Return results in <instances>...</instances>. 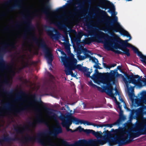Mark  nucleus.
I'll use <instances>...</instances> for the list:
<instances>
[{"instance_id":"nucleus-1","label":"nucleus","mask_w":146,"mask_h":146,"mask_svg":"<svg viewBox=\"0 0 146 146\" xmlns=\"http://www.w3.org/2000/svg\"><path fill=\"white\" fill-rule=\"evenodd\" d=\"M62 132V128L60 126L55 128L53 132L48 130L46 132H41L38 133L36 137H31L27 134L26 136L20 139L16 136L14 138H11L8 135L4 136L3 138L1 139V144L4 142L10 143L12 141L20 140L23 143L29 141H35L36 140L37 142L42 146H60L59 145L54 143L50 139L46 140L44 137L47 135L56 136Z\"/></svg>"},{"instance_id":"nucleus-2","label":"nucleus","mask_w":146,"mask_h":146,"mask_svg":"<svg viewBox=\"0 0 146 146\" xmlns=\"http://www.w3.org/2000/svg\"><path fill=\"white\" fill-rule=\"evenodd\" d=\"M110 37L104 43V48L108 50H112L116 53L121 54H125L129 56L130 54L129 50L127 48L131 44L127 42L128 40H122L119 42L116 38Z\"/></svg>"},{"instance_id":"nucleus-3","label":"nucleus","mask_w":146,"mask_h":146,"mask_svg":"<svg viewBox=\"0 0 146 146\" xmlns=\"http://www.w3.org/2000/svg\"><path fill=\"white\" fill-rule=\"evenodd\" d=\"M61 58L65 67V72L67 75H70L72 77H75L76 75L73 73L72 70L76 69L83 72L89 71V69L86 67L82 66L80 64L76 65L77 60L74 56L68 58L65 56H61Z\"/></svg>"},{"instance_id":"nucleus-4","label":"nucleus","mask_w":146,"mask_h":146,"mask_svg":"<svg viewBox=\"0 0 146 146\" xmlns=\"http://www.w3.org/2000/svg\"><path fill=\"white\" fill-rule=\"evenodd\" d=\"M68 1V4H66V5H70L75 6L76 4H78L80 7H82L86 3H91L92 2L97 1L101 6L102 9L105 10L109 9L108 12L110 13H113L115 12V7L111 2L107 0H69Z\"/></svg>"},{"instance_id":"nucleus-5","label":"nucleus","mask_w":146,"mask_h":146,"mask_svg":"<svg viewBox=\"0 0 146 146\" xmlns=\"http://www.w3.org/2000/svg\"><path fill=\"white\" fill-rule=\"evenodd\" d=\"M97 12L101 15L103 19L102 20L105 22L108 25L110 26L111 29L114 32L117 33H122L123 28L117 22V17L115 16L113 19L108 16L107 13L104 11L102 10L99 8H97Z\"/></svg>"},{"instance_id":"nucleus-6","label":"nucleus","mask_w":146,"mask_h":146,"mask_svg":"<svg viewBox=\"0 0 146 146\" xmlns=\"http://www.w3.org/2000/svg\"><path fill=\"white\" fill-rule=\"evenodd\" d=\"M59 140L63 146H98V144H101V140L96 139H90L88 140L80 139L71 144L63 139H60Z\"/></svg>"},{"instance_id":"nucleus-7","label":"nucleus","mask_w":146,"mask_h":146,"mask_svg":"<svg viewBox=\"0 0 146 146\" xmlns=\"http://www.w3.org/2000/svg\"><path fill=\"white\" fill-rule=\"evenodd\" d=\"M32 40L39 47L44 50L45 52V56L47 60L48 63L52 66V62L54 56L48 48L47 45L43 39L38 38L35 35L32 36Z\"/></svg>"},{"instance_id":"nucleus-8","label":"nucleus","mask_w":146,"mask_h":146,"mask_svg":"<svg viewBox=\"0 0 146 146\" xmlns=\"http://www.w3.org/2000/svg\"><path fill=\"white\" fill-rule=\"evenodd\" d=\"M122 76L121 74H119L117 71V70L115 69V71L111 70L110 73H106L105 75L99 80V82L103 84H108L111 87H113L111 82H113L114 84L115 80L113 79L115 77Z\"/></svg>"},{"instance_id":"nucleus-9","label":"nucleus","mask_w":146,"mask_h":146,"mask_svg":"<svg viewBox=\"0 0 146 146\" xmlns=\"http://www.w3.org/2000/svg\"><path fill=\"white\" fill-rule=\"evenodd\" d=\"M128 136L123 134L116 135L113 137V139H111L109 141V145L113 146L117 144L119 145H124L128 141Z\"/></svg>"},{"instance_id":"nucleus-10","label":"nucleus","mask_w":146,"mask_h":146,"mask_svg":"<svg viewBox=\"0 0 146 146\" xmlns=\"http://www.w3.org/2000/svg\"><path fill=\"white\" fill-rule=\"evenodd\" d=\"M92 33L91 36L93 37L88 38L86 40V42L87 44H90L92 42H98L105 37V33L102 32H100L99 34L94 31H91Z\"/></svg>"},{"instance_id":"nucleus-11","label":"nucleus","mask_w":146,"mask_h":146,"mask_svg":"<svg viewBox=\"0 0 146 146\" xmlns=\"http://www.w3.org/2000/svg\"><path fill=\"white\" fill-rule=\"evenodd\" d=\"M23 16L24 23L27 25L26 31H25V33L23 35V38L25 39L26 37L27 33L33 31L34 27L31 23L32 18L29 15L27 14L26 16L23 15Z\"/></svg>"},{"instance_id":"nucleus-12","label":"nucleus","mask_w":146,"mask_h":146,"mask_svg":"<svg viewBox=\"0 0 146 146\" xmlns=\"http://www.w3.org/2000/svg\"><path fill=\"white\" fill-rule=\"evenodd\" d=\"M31 96L33 99V102L31 103V104H36L37 103H38L42 104L43 108L45 110L47 111V112L50 115L52 113L53 114V115L51 116V118L52 119H55V118L56 115L55 114L53 113L52 112V109L43 105V103L40 99L39 101H38L37 100L36 96L35 94H32L31 95Z\"/></svg>"},{"instance_id":"nucleus-13","label":"nucleus","mask_w":146,"mask_h":146,"mask_svg":"<svg viewBox=\"0 0 146 146\" xmlns=\"http://www.w3.org/2000/svg\"><path fill=\"white\" fill-rule=\"evenodd\" d=\"M105 86H103L102 88L97 86L96 87L98 90L102 92H105L107 95L113 97L114 94L113 93V87L108 85L105 84Z\"/></svg>"},{"instance_id":"nucleus-14","label":"nucleus","mask_w":146,"mask_h":146,"mask_svg":"<svg viewBox=\"0 0 146 146\" xmlns=\"http://www.w3.org/2000/svg\"><path fill=\"white\" fill-rule=\"evenodd\" d=\"M45 28L46 29V31L47 35L52 39H57L58 38V36L56 33L59 34V33L55 30L54 28H52L50 26L46 25L45 26Z\"/></svg>"},{"instance_id":"nucleus-15","label":"nucleus","mask_w":146,"mask_h":146,"mask_svg":"<svg viewBox=\"0 0 146 146\" xmlns=\"http://www.w3.org/2000/svg\"><path fill=\"white\" fill-rule=\"evenodd\" d=\"M15 44V43L13 42L10 44L7 43H4L2 47L1 48V52L4 53L10 52L11 50L16 48Z\"/></svg>"},{"instance_id":"nucleus-16","label":"nucleus","mask_w":146,"mask_h":146,"mask_svg":"<svg viewBox=\"0 0 146 146\" xmlns=\"http://www.w3.org/2000/svg\"><path fill=\"white\" fill-rule=\"evenodd\" d=\"M125 77L128 80L129 83L136 84L138 81H141L140 76L138 75H134L132 73L131 75H130L126 74H125Z\"/></svg>"},{"instance_id":"nucleus-17","label":"nucleus","mask_w":146,"mask_h":146,"mask_svg":"<svg viewBox=\"0 0 146 146\" xmlns=\"http://www.w3.org/2000/svg\"><path fill=\"white\" fill-rule=\"evenodd\" d=\"M60 119L62 120V125L63 127H69L73 122L71 117H65L63 115L60 117Z\"/></svg>"},{"instance_id":"nucleus-18","label":"nucleus","mask_w":146,"mask_h":146,"mask_svg":"<svg viewBox=\"0 0 146 146\" xmlns=\"http://www.w3.org/2000/svg\"><path fill=\"white\" fill-rule=\"evenodd\" d=\"M128 47H131L134 52L135 53H137V55L139 56L140 58V60L142 63L146 64V56L143 55L141 52L139 51L138 49L137 48L133 46L132 45H131V46H130Z\"/></svg>"},{"instance_id":"nucleus-19","label":"nucleus","mask_w":146,"mask_h":146,"mask_svg":"<svg viewBox=\"0 0 146 146\" xmlns=\"http://www.w3.org/2000/svg\"><path fill=\"white\" fill-rule=\"evenodd\" d=\"M140 128L137 130V132L133 134V138L138 137L142 135H146V126L144 127H139Z\"/></svg>"},{"instance_id":"nucleus-20","label":"nucleus","mask_w":146,"mask_h":146,"mask_svg":"<svg viewBox=\"0 0 146 146\" xmlns=\"http://www.w3.org/2000/svg\"><path fill=\"white\" fill-rule=\"evenodd\" d=\"M21 95L24 96H27V94L25 92L21 90L19 92L16 98L14 100L13 102H16L19 101L23 100L24 99L22 97Z\"/></svg>"},{"instance_id":"nucleus-21","label":"nucleus","mask_w":146,"mask_h":146,"mask_svg":"<svg viewBox=\"0 0 146 146\" xmlns=\"http://www.w3.org/2000/svg\"><path fill=\"white\" fill-rule=\"evenodd\" d=\"M9 66L5 64L2 56L0 55V71L3 72L5 69H8Z\"/></svg>"},{"instance_id":"nucleus-22","label":"nucleus","mask_w":146,"mask_h":146,"mask_svg":"<svg viewBox=\"0 0 146 146\" xmlns=\"http://www.w3.org/2000/svg\"><path fill=\"white\" fill-rule=\"evenodd\" d=\"M45 7L42 10V12L44 13L47 14L49 13V12L50 11L52 13H54L56 11H52L50 5L48 2H46L45 4Z\"/></svg>"},{"instance_id":"nucleus-23","label":"nucleus","mask_w":146,"mask_h":146,"mask_svg":"<svg viewBox=\"0 0 146 146\" xmlns=\"http://www.w3.org/2000/svg\"><path fill=\"white\" fill-rule=\"evenodd\" d=\"M111 130L112 132L114 133L115 134L119 133H120V135L123 134L124 135L127 132L124 130L123 128L120 127H119L118 129H112Z\"/></svg>"},{"instance_id":"nucleus-24","label":"nucleus","mask_w":146,"mask_h":146,"mask_svg":"<svg viewBox=\"0 0 146 146\" xmlns=\"http://www.w3.org/2000/svg\"><path fill=\"white\" fill-rule=\"evenodd\" d=\"M18 3L15 4L13 6L9 7V10L12 11L15 10L17 9H19L22 8V6L21 4V0H17Z\"/></svg>"},{"instance_id":"nucleus-25","label":"nucleus","mask_w":146,"mask_h":146,"mask_svg":"<svg viewBox=\"0 0 146 146\" xmlns=\"http://www.w3.org/2000/svg\"><path fill=\"white\" fill-rule=\"evenodd\" d=\"M141 100L139 98H137L135 99L134 102L133 101H132V104L131 106L132 108L133 106L135 107H138L140 106Z\"/></svg>"},{"instance_id":"nucleus-26","label":"nucleus","mask_w":146,"mask_h":146,"mask_svg":"<svg viewBox=\"0 0 146 146\" xmlns=\"http://www.w3.org/2000/svg\"><path fill=\"white\" fill-rule=\"evenodd\" d=\"M130 110L128 111H131V115H133L135 113L136 115L138 116L141 114L143 111V110L141 108L137 110L134 109L131 110L130 109Z\"/></svg>"},{"instance_id":"nucleus-27","label":"nucleus","mask_w":146,"mask_h":146,"mask_svg":"<svg viewBox=\"0 0 146 146\" xmlns=\"http://www.w3.org/2000/svg\"><path fill=\"white\" fill-rule=\"evenodd\" d=\"M27 106H25L21 108V109L15 110L14 111L17 113H19L23 111H27Z\"/></svg>"},{"instance_id":"nucleus-28","label":"nucleus","mask_w":146,"mask_h":146,"mask_svg":"<svg viewBox=\"0 0 146 146\" xmlns=\"http://www.w3.org/2000/svg\"><path fill=\"white\" fill-rule=\"evenodd\" d=\"M16 90H11L9 92L8 90H7L6 89H5L4 88H3L2 89V91L5 94L8 96H11L15 92Z\"/></svg>"},{"instance_id":"nucleus-29","label":"nucleus","mask_w":146,"mask_h":146,"mask_svg":"<svg viewBox=\"0 0 146 146\" xmlns=\"http://www.w3.org/2000/svg\"><path fill=\"white\" fill-rule=\"evenodd\" d=\"M72 120L73 123H75L76 124H78L79 123L82 124L83 120H79L78 119L74 117H72Z\"/></svg>"},{"instance_id":"nucleus-30","label":"nucleus","mask_w":146,"mask_h":146,"mask_svg":"<svg viewBox=\"0 0 146 146\" xmlns=\"http://www.w3.org/2000/svg\"><path fill=\"white\" fill-rule=\"evenodd\" d=\"M36 123H44L46 124V121L40 117H38L36 121Z\"/></svg>"},{"instance_id":"nucleus-31","label":"nucleus","mask_w":146,"mask_h":146,"mask_svg":"<svg viewBox=\"0 0 146 146\" xmlns=\"http://www.w3.org/2000/svg\"><path fill=\"white\" fill-rule=\"evenodd\" d=\"M12 105L10 103H7L5 104L1 108H0V110L4 109H9V107H12Z\"/></svg>"},{"instance_id":"nucleus-32","label":"nucleus","mask_w":146,"mask_h":146,"mask_svg":"<svg viewBox=\"0 0 146 146\" xmlns=\"http://www.w3.org/2000/svg\"><path fill=\"white\" fill-rule=\"evenodd\" d=\"M121 34L123 35L124 36H126L127 37H129V39L128 40L131 38V36L129 33L127 31L123 29V30L122 31V33Z\"/></svg>"},{"instance_id":"nucleus-33","label":"nucleus","mask_w":146,"mask_h":146,"mask_svg":"<svg viewBox=\"0 0 146 146\" xmlns=\"http://www.w3.org/2000/svg\"><path fill=\"white\" fill-rule=\"evenodd\" d=\"M102 134V133L101 131L96 132L94 130L93 135L97 138H101Z\"/></svg>"},{"instance_id":"nucleus-34","label":"nucleus","mask_w":146,"mask_h":146,"mask_svg":"<svg viewBox=\"0 0 146 146\" xmlns=\"http://www.w3.org/2000/svg\"><path fill=\"white\" fill-rule=\"evenodd\" d=\"M141 94L142 96L141 100L144 103L146 104V91H143Z\"/></svg>"},{"instance_id":"nucleus-35","label":"nucleus","mask_w":146,"mask_h":146,"mask_svg":"<svg viewBox=\"0 0 146 146\" xmlns=\"http://www.w3.org/2000/svg\"><path fill=\"white\" fill-rule=\"evenodd\" d=\"M119 120H117L116 121L114 122L113 123L104 124L105 127H109L110 128H111L113 127V125H118V124L119 123Z\"/></svg>"},{"instance_id":"nucleus-36","label":"nucleus","mask_w":146,"mask_h":146,"mask_svg":"<svg viewBox=\"0 0 146 146\" xmlns=\"http://www.w3.org/2000/svg\"><path fill=\"white\" fill-rule=\"evenodd\" d=\"M14 129L17 133H23V131L18 126L14 127Z\"/></svg>"},{"instance_id":"nucleus-37","label":"nucleus","mask_w":146,"mask_h":146,"mask_svg":"<svg viewBox=\"0 0 146 146\" xmlns=\"http://www.w3.org/2000/svg\"><path fill=\"white\" fill-rule=\"evenodd\" d=\"M119 101L121 102H123L124 104V108L126 109L128 111H130V109L128 108L127 106L126 105V104L125 102V101H124L123 99L122 98H121V95L119 96Z\"/></svg>"},{"instance_id":"nucleus-38","label":"nucleus","mask_w":146,"mask_h":146,"mask_svg":"<svg viewBox=\"0 0 146 146\" xmlns=\"http://www.w3.org/2000/svg\"><path fill=\"white\" fill-rule=\"evenodd\" d=\"M95 73L93 74V75L92 76V77L93 78V80H96V81H98L99 82V79L97 78V75L96 74V73H99L98 71L97 70V69H96L95 70Z\"/></svg>"},{"instance_id":"nucleus-39","label":"nucleus","mask_w":146,"mask_h":146,"mask_svg":"<svg viewBox=\"0 0 146 146\" xmlns=\"http://www.w3.org/2000/svg\"><path fill=\"white\" fill-rule=\"evenodd\" d=\"M114 101H115V102L116 104L117 105L118 108L120 110V113L121 112L122 113L123 111L121 110L122 106L120 105V103L117 101L115 97H114Z\"/></svg>"},{"instance_id":"nucleus-40","label":"nucleus","mask_w":146,"mask_h":146,"mask_svg":"<svg viewBox=\"0 0 146 146\" xmlns=\"http://www.w3.org/2000/svg\"><path fill=\"white\" fill-rule=\"evenodd\" d=\"M146 126V119H143L139 124V127H144Z\"/></svg>"},{"instance_id":"nucleus-41","label":"nucleus","mask_w":146,"mask_h":146,"mask_svg":"<svg viewBox=\"0 0 146 146\" xmlns=\"http://www.w3.org/2000/svg\"><path fill=\"white\" fill-rule=\"evenodd\" d=\"M125 117L123 115H120L119 117V119L117 120H119V123L118 124V125H119L120 124L121 122V121H123L125 120Z\"/></svg>"},{"instance_id":"nucleus-42","label":"nucleus","mask_w":146,"mask_h":146,"mask_svg":"<svg viewBox=\"0 0 146 146\" xmlns=\"http://www.w3.org/2000/svg\"><path fill=\"white\" fill-rule=\"evenodd\" d=\"M94 130L92 129H85L84 132L86 133L87 134L90 133H92L93 134Z\"/></svg>"},{"instance_id":"nucleus-43","label":"nucleus","mask_w":146,"mask_h":146,"mask_svg":"<svg viewBox=\"0 0 146 146\" xmlns=\"http://www.w3.org/2000/svg\"><path fill=\"white\" fill-rule=\"evenodd\" d=\"M82 124H83L84 125H85L86 124L87 125H92V123H91L89 122H88L87 121H85L84 120H83V121L82 123Z\"/></svg>"},{"instance_id":"nucleus-44","label":"nucleus","mask_w":146,"mask_h":146,"mask_svg":"<svg viewBox=\"0 0 146 146\" xmlns=\"http://www.w3.org/2000/svg\"><path fill=\"white\" fill-rule=\"evenodd\" d=\"M85 26H86V27L88 29H91L92 28V25L90 23H87L85 24Z\"/></svg>"},{"instance_id":"nucleus-45","label":"nucleus","mask_w":146,"mask_h":146,"mask_svg":"<svg viewBox=\"0 0 146 146\" xmlns=\"http://www.w3.org/2000/svg\"><path fill=\"white\" fill-rule=\"evenodd\" d=\"M92 60V62L95 63H97V62H98V59L96 58L95 57H91L90 59Z\"/></svg>"},{"instance_id":"nucleus-46","label":"nucleus","mask_w":146,"mask_h":146,"mask_svg":"<svg viewBox=\"0 0 146 146\" xmlns=\"http://www.w3.org/2000/svg\"><path fill=\"white\" fill-rule=\"evenodd\" d=\"M85 129L83 128H82V127L80 126H79L77 129L76 130V131H78L80 132H82V131H83L84 132Z\"/></svg>"},{"instance_id":"nucleus-47","label":"nucleus","mask_w":146,"mask_h":146,"mask_svg":"<svg viewBox=\"0 0 146 146\" xmlns=\"http://www.w3.org/2000/svg\"><path fill=\"white\" fill-rule=\"evenodd\" d=\"M64 127L66 128V131H70L72 133H73L76 131V130H72L71 129L69 128V127Z\"/></svg>"},{"instance_id":"nucleus-48","label":"nucleus","mask_w":146,"mask_h":146,"mask_svg":"<svg viewBox=\"0 0 146 146\" xmlns=\"http://www.w3.org/2000/svg\"><path fill=\"white\" fill-rule=\"evenodd\" d=\"M3 83L7 85H9V81L7 78H5L3 82Z\"/></svg>"},{"instance_id":"nucleus-49","label":"nucleus","mask_w":146,"mask_h":146,"mask_svg":"<svg viewBox=\"0 0 146 146\" xmlns=\"http://www.w3.org/2000/svg\"><path fill=\"white\" fill-rule=\"evenodd\" d=\"M92 71H91V72H88V71H87V72H87V73L86 74V75L88 77H90L91 78L93 79V78L92 76L91 77L90 76V74L92 72Z\"/></svg>"},{"instance_id":"nucleus-50","label":"nucleus","mask_w":146,"mask_h":146,"mask_svg":"<svg viewBox=\"0 0 146 146\" xmlns=\"http://www.w3.org/2000/svg\"><path fill=\"white\" fill-rule=\"evenodd\" d=\"M84 56L79 55L78 56V58L80 60H83L85 59Z\"/></svg>"},{"instance_id":"nucleus-51","label":"nucleus","mask_w":146,"mask_h":146,"mask_svg":"<svg viewBox=\"0 0 146 146\" xmlns=\"http://www.w3.org/2000/svg\"><path fill=\"white\" fill-rule=\"evenodd\" d=\"M30 127L35 126V124L34 122H29L28 123Z\"/></svg>"},{"instance_id":"nucleus-52","label":"nucleus","mask_w":146,"mask_h":146,"mask_svg":"<svg viewBox=\"0 0 146 146\" xmlns=\"http://www.w3.org/2000/svg\"><path fill=\"white\" fill-rule=\"evenodd\" d=\"M58 51H59L61 53V54L64 56H66V53L63 51L62 50L60 49H58Z\"/></svg>"},{"instance_id":"nucleus-53","label":"nucleus","mask_w":146,"mask_h":146,"mask_svg":"<svg viewBox=\"0 0 146 146\" xmlns=\"http://www.w3.org/2000/svg\"><path fill=\"white\" fill-rule=\"evenodd\" d=\"M84 56H85V58H90L91 59V57H92V56H91L90 55L87 53H84Z\"/></svg>"},{"instance_id":"nucleus-54","label":"nucleus","mask_w":146,"mask_h":146,"mask_svg":"<svg viewBox=\"0 0 146 146\" xmlns=\"http://www.w3.org/2000/svg\"><path fill=\"white\" fill-rule=\"evenodd\" d=\"M115 94L116 95H117L118 96L120 95L119 91L116 88H115Z\"/></svg>"},{"instance_id":"nucleus-55","label":"nucleus","mask_w":146,"mask_h":146,"mask_svg":"<svg viewBox=\"0 0 146 146\" xmlns=\"http://www.w3.org/2000/svg\"><path fill=\"white\" fill-rule=\"evenodd\" d=\"M65 48L68 50H70V48L69 45L66 44L65 45Z\"/></svg>"},{"instance_id":"nucleus-56","label":"nucleus","mask_w":146,"mask_h":146,"mask_svg":"<svg viewBox=\"0 0 146 146\" xmlns=\"http://www.w3.org/2000/svg\"><path fill=\"white\" fill-rule=\"evenodd\" d=\"M94 67L96 68V69H101V68L100 67V66L99 65L96 64L94 66Z\"/></svg>"},{"instance_id":"nucleus-57","label":"nucleus","mask_w":146,"mask_h":146,"mask_svg":"<svg viewBox=\"0 0 146 146\" xmlns=\"http://www.w3.org/2000/svg\"><path fill=\"white\" fill-rule=\"evenodd\" d=\"M29 67V64L28 63H25V64L23 66V68H25L26 67L28 68Z\"/></svg>"},{"instance_id":"nucleus-58","label":"nucleus","mask_w":146,"mask_h":146,"mask_svg":"<svg viewBox=\"0 0 146 146\" xmlns=\"http://www.w3.org/2000/svg\"><path fill=\"white\" fill-rule=\"evenodd\" d=\"M89 84L90 85L94 87H96L97 86L96 85L94 84L91 81L89 82Z\"/></svg>"},{"instance_id":"nucleus-59","label":"nucleus","mask_w":146,"mask_h":146,"mask_svg":"<svg viewBox=\"0 0 146 146\" xmlns=\"http://www.w3.org/2000/svg\"><path fill=\"white\" fill-rule=\"evenodd\" d=\"M105 127L104 124H97L96 126L97 128L102 127Z\"/></svg>"},{"instance_id":"nucleus-60","label":"nucleus","mask_w":146,"mask_h":146,"mask_svg":"<svg viewBox=\"0 0 146 146\" xmlns=\"http://www.w3.org/2000/svg\"><path fill=\"white\" fill-rule=\"evenodd\" d=\"M110 132L108 130H107L106 131H105V133H104V135H105L108 136L110 135Z\"/></svg>"},{"instance_id":"nucleus-61","label":"nucleus","mask_w":146,"mask_h":146,"mask_svg":"<svg viewBox=\"0 0 146 146\" xmlns=\"http://www.w3.org/2000/svg\"><path fill=\"white\" fill-rule=\"evenodd\" d=\"M116 64H111V66H109L108 69H110L111 68L114 67L115 66H116Z\"/></svg>"},{"instance_id":"nucleus-62","label":"nucleus","mask_w":146,"mask_h":146,"mask_svg":"<svg viewBox=\"0 0 146 146\" xmlns=\"http://www.w3.org/2000/svg\"><path fill=\"white\" fill-rule=\"evenodd\" d=\"M103 64L104 67L108 69L109 66H108L106 63H103Z\"/></svg>"},{"instance_id":"nucleus-63","label":"nucleus","mask_w":146,"mask_h":146,"mask_svg":"<svg viewBox=\"0 0 146 146\" xmlns=\"http://www.w3.org/2000/svg\"><path fill=\"white\" fill-rule=\"evenodd\" d=\"M129 96L130 98L132 100V98H133L134 94L132 93H130L129 94Z\"/></svg>"},{"instance_id":"nucleus-64","label":"nucleus","mask_w":146,"mask_h":146,"mask_svg":"<svg viewBox=\"0 0 146 146\" xmlns=\"http://www.w3.org/2000/svg\"><path fill=\"white\" fill-rule=\"evenodd\" d=\"M6 16V14L5 13H3L0 14V17H2Z\"/></svg>"}]
</instances>
